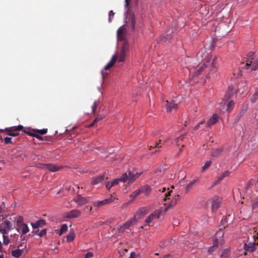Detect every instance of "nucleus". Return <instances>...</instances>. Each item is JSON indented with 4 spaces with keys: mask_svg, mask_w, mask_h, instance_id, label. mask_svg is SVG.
Listing matches in <instances>:
<instances>
[{
    "mask_svg": "<svg viewBox=\"0 0 258 258\" xmlns=\"http://www.w3.org/2000/svg\"><path fill=\"white\" fill-rule=\"evenodd\" d=\"M141 175L140 173H134L132 171H129L128 173H123L120 178H116L112 181H108L106 182V187L107 189H110L113 186L117 185L119 182H125L128 181L129 183L134 182L136 179L138 178Z\"/></svg>",
    "mask_w": 258,
    "mask_h": 258,
    "instance_id": "1",
    "label": "nucleus"
},
{
    "mask_svg": "<svg viewBox=\"0 0 258 258\" xmlns=\"http://www.w3.org/2000/svg\"><path fill=\"white\" fill-rule=\"evenodd\" d=\"M241 68L245 70L250 69L251 71L258 70V58L251 61L245 60V63L242 61L240 63Z\"/></svg>",
    "mask_w": 258,
    "mask_h": 258,
    "instance_id": "2",
    "label": "nucleus"
},
{
    "mask_svg": "<svg viewBox=\"0 0 258 258\" xmlns=\"http://www.w3.org/2000/svg\"><path fill=\"white\" fill-rule=\"evenodd\" d=\"M13 229L12 222L8 220L0 221V233L2 234H8L9 232Z\"/></svg>",
    "mask_w": 258,
    "mask_h": 258,
    "instance_id": "3",
    "label": "nucleus"
},
{
    "mask_svg": "<svg viewBox=\"0 0 258 258\" xmlns=\"http://www.w3.org/2000/svg\"><path fill=\"white\" fill-rule=\"evenodd\" d=\"M129 49V46L127 43L124 42L120 51L117 53L115 55L117 57V60L118 62H124L125 57Z\"/></svg>",
    "mask_w": 258,
    "mask_h": 258,
    "instance_id": "4",
    "label": "nucleus"
},
{
    "mask_svg": "<svg viewBox=\"0 0 258 258\" xmlns=\"http://www.w3.org/2000/svg\"><path fill=\"white\" fill-rule=\"evenodd\" d=\"M137 213L135 214L134 218L127 221L122 226H120L118 228V230L119 232H123L125 229H128L132 225L135 224L137 222Z\"/></svg>",
    "mask_w": 258,
    "mask_h": 258,
    "instance_id": "5",
    "label": "nucleus"
},
{
    "mask_svg": "<svg viewBox=\"0 0 258 258\" xmlns=\"http://www.w3.org/2000/svg\"><path fill=\"white\" fill-rule=\"evenodd\" d=\"M161 212L160 210H156L151 214L145 220V223L146 224L149 226L150 223L158 220L161 215Z\"/></svg>",
    "mask_w": 258,
    "mask_h": 258,
    "instance_id": "6",
    "label": "nucleus"
},
{
    "mask_svg": "<svg viewBox=\"0 0 258 258\" xmlns=\"http://www.w3.org/2000/svg\"><path fill=\"white\" fill-rule=\"evenodd\" d=\"M115 199H116L115 198L111 196L109 198L106 199L102 201H98L94 202H93V204L94 207H97V208H100L103 206H104V205H106L107 204L112 203Z\"/></svg>",
    "mask_w": 258,
    "mask_h": 258,
    "instance_id": "7",
    "label": "nucleus"
},
{
    "mask_svg": "<svg viewBox=\"0 0 258 258\" xmlns=\"http://www.w3.org/2000/svg\"><path fill=\"white\" fill-rule=\"evenodd\" d=\"M81 214L80 210L74 209L71 211L64 213V217L68 219H72L79 217Z\"/></svg>",
    "mask_w": 258,
    "mask_h": 258,
    "instance_id": "8",
    "label": "nucleus"
},
{
    "mask_svg": "<svg viewBox=\"0 0 258 258\" xmlns=\"http://www.w3.org/2000/svg\"><path fill=\"white\" fill-rule=\"evenodd\" d=\"M179 199V196L178 195H175L170 202L167 201V202L164 204V206L166 207L165 208V211H166L170 207L175 206L176 204L177 201Z\"/></svg>",
    "mask_w": 258,
    "mask_h": 258,
    "instance_id": "9",
    "label": "nucleus"
},
{
    "mask_svg": "<svg viewBox=\"0 0 258 258\" xmlns=\"http://www.w3.org/2000/svg\"><path fill=\"white\" fill-rule=\"evenodd\" d=\"M74 201L79 205H84L89 202L87 198L83 197L81 195H78L74 199Z\"/></svg>",
    "mask_w": 258,
    "mask_h": 258,
    "instance_id": "10",
    "label": "nucleus"
},
{
    "mask_svg": "<svg viewBox=\"0 0 258 258\" xmlns=\"http://www.w3.org/2000/svg\"><path fill=\"white\" fill-rule=\"evenodd\" d=\"M42 167L47 169L52 172H55L59 170L61 167L52 164H42Z\"/></svg>",
    "mask_w": 258,
    "mask_h": 258,
    "instance_id": "11",
    "label": "nucleus"
},
{
    "mask_svg": "<svg viewBox=\"0 0 258 258\" xmlns=\"http://www.w3.org/2000/svg\"><path fill=\"white\" fill-rule=\"evenodd\" d=\"M165 106L167 112H170L173 109L177 108V104L175 103L174 100H171L170 102L166 100V104Z\"/></svg>",
    "mask_w": 258,
    "mask_h": 258,
    "instance_id": "12",
    "label": "nucleus"
},
{
    "mask_svg": "<svg viewBox=\"0 0 258 258\" xmlns=\"http://www.w3.org/2000/svg\"><path fill=\"white\" fill-rule=\"evenodd\" d=\"M212 208L213 211L217 210L220 207L221 200L218 197H214L212 199Z\"/></svg>",
    "mask_w": 258,
    "mask_h": 258,
    "instance_id": "13",
    "label": "nucleus"
},
{
    "mask_svg": "<svg viewBox=\"0 0 258 258\" xmlns=\"http://www.w3.org/2000/svg\"><path fill=\"white\" fill-rule=\"evenodd\" d=\"M140 194L143 193L145 196H148L151 191V188L149 185H145L139 188Z\"/></svg>",
    "mask_w": 258,
    "mask_h": 258,
    "instance_id": "14",
    "label": "nucleus"
},
{
    "mask_svg": "<svg viewBox=\"0 0 258 258\" xmlns=\"http://www.w3.org/2000/svg\"><path fill=\"white\" fill-rule=\"evenodd\" d=\"M230 172L228 171H225L221 175H220L217 180H216L213 184L212 187H213L217 184H219L220 181L223 180L225 177L229 176Z\"/></svg>",
    "mask_w": 258,
    "mask_h": 258,
    "instance_id": "15",
    "label": "nucleus"
},
{
    "mask_svg": "<svg viewBox=\"0 0 258 258\" xmlns=\"http://www.w3.org/2000/svg\"><path fill=\"white\" fill-rule=\"evenodd\" d=\"M256 243L249 242L247 244L245 243L244 245V249L249 252H253L255 250Z\"/></svg>",
    "mask_w": 258,
    "mask_h": 258,
    "instance_id": "16",
    "label": "nucleus"
},
{
    "mask_svg": "<svg viewBox=\"0 0 258 258\" xmlns=\"http://www.w3.org/2000/svg\"><path fill=\"white\" fill-rule=\"evenodd\" d=\"M219 117L217 114H214L208 120L207 125L210 126L215 124L218 120Z\"/></svg>",
    "mask_w": 258,
    "mask_h": 258,
    "instance_id": "17",
    "label": "nucleus"
},
{
    "mask_svg": "<svg viewBox=\"0 0 258 258\" xmlns=\"http://www.w3.org/2000/svg\"><path fill=\"white\" fill-rule=\"evenodd\" d=\"M117 57L114 55L112 56L110 60L108 62V63L104 67V69L105 70H107L109 69L110 68L113 66L115 62L117 61Z\"/></svg>",
    "mask_w": 258,
    "mask_h": 258,
    "instance_id": "18",
    "label": "nucleus"
},
{
    "mask_svg": "<svg viewBox=\"0 0 258 258\" xmlns=\"http://www.w3.org/2000/svg\"><path fill=\"white\" fill-rule=\"evenodd\" d=\"M31 226H32L33 228L36 229L39 227H42L43 226L46 225V222L45 220L41 219L38 221H37L35 223H31Z\"/></svg>",
    "mask_w": 258,
    "mask_h": 258,
    "instance_id": "19",
    "label": "nucleus"
},
{
    "mask_svg": "<svg viewBox=\"0 0 258 258\" xmlns=\"http://www.w3.org/2000/svg\"><path fill=\"white\" fill-rule=\"evenodd\" d=\"M105 179L104 174L101 175H99L98 177H94L93 178L91 183L92 184L95 185L98 184L99 183L102 182Z\"/></svg>",
    "mask_w": 258,
    "mask_h": 258,
    "instance_id": "20",
    "label": "nucleus"
},
{
    "mask_svg": "<svg viewBox=\"0 0 258 258\" xmlns=\"http://www.w3.org/2000/svg\"><path fill=\"white\" fill-rule=\"evenodd\" d=\"M125 32V28L123 26L120 27L117 31V36L120 40H123L124 38V34Z\"/></svg>",
    "mask_w": 258,
    "mask_h": 258,
    "instance_id": "21",
    "label": "nucleus"
},
{
    "mask_svg": "<svg viewBox=\"0 0 258 258\" xmlns=\"http://www.w3.org/2000/svg\"><path fill=\"white\" fill-rule=\"evenodd\" d=\"M24 249H17L12 251V255L15 258H19L23 253Z\"/></svg>",
    "mask_w": 258,
    "mask_h": 258,
    "instance_id": "22",
    "label": "nucleus"
},
{
    "mask_svg": "<svg viewBox=\"0 0 258 258\" xmlns=\"http://www.w3.org/2000/svg\"><path fill=\"white\" fill-rule=\"evenodd\" d=\"M23 128V126L22 125H19L18 126H14L10 127H8L5 129L7 132H17L21 131Z\"/></svg>",
    "mask_w": 258,
    "mask_h": 258,
    "instance_id": "23",
    "label": "nucleus"
},
{
    "mask_svg": "<svg viewBox=\"0 0 258 258\" xmlns=\"http://www.w3.org/2000/svg\"><path fill=\"white\" fill-rule=\"evenodd\" d=\"M175 30V28H172L171 29V32H169V33H167L166 34V35H165V36H162L161 40H162L164 42H166L167 40H170L172 37L171 34L174 32Z\"/></svg>",
    "mask_w": 258,
    "mask_h": 258,
    "instance_id": "24",
    "label": "nucleus"
},
{
    "mask_svg": "<svg viewBox=\"0 0 258 258\" xmlns=\"http://www.w3.org/2000/svg\"><path fill=\"white\" fill-rule=\"evenodd\" d=\"M230 254V252L228 249H223L221 252L220 258H229Z\"/></svg>",
    "mask_w": 258,
    "mask_h": 258,
    "instance_id": "25",
    "label": "nucleus"
},
{
    "mask_svg": "<svg viewBox=\"0 0 258 258\" xmlns=\"http://www.w3.org/2000/svg\"><path fill=\"white\" fill-rule=\"evenodd\" d=\"M254 53L253 52L250 51L247 53L246 54V57L244 58V62L245 63V60L251 61L253 59H255Z\"/></svg>",
    "mask_w": 258,
    "mask_h": 258,
    "instance_id": "26",
    "label": "nucleus"
},
{
    "mask_svg": "<svg viewBox=\"0 0 258 258\" xmlns=\"http://www.w3.org/2000/svg\"><path fill=\"white\" fill-rule=\"evenodd\" d=\"M22 231V233L23 234H25L27 233L29 231V228L26 224H21V225L19 227Z\"/></svg>",
    "mask_w": 258,
    "mask_h": 258,
    "instance_id": "27",
    "label": "nucleus"
},
{
    "mask_svg": "<svg viewBox=\"0 0 258 258\" xmlns=\"http://www.w3.org/2000/svg\"><path fill=\"white\" fill-rule=\"evenodd\" d=\"M222 152V149L221 148L219 149H213L212 151V156L213 157H218Z\"/></svg>",
    "mask_w": 258,
    "mask_h": 258,
    "instance_id": "28",
    "label": "nucleus"
},
{
    "mask_svg": "<svg viewBox=\"0 0 258 258\" xmlns=\"http://www.w3.org/2000/svg\"><path fill=\"white\" fill-rule=\"evenodd\" d=\"M3 234V243H4V245H7L10 242L8 234Z\"/></svg>",
    "mask_w": 258,
    "mask_h": 258,
    "instance_id": "29",
    "label": "nucleus"
},
{
    "mask_svg": "<svg viewBox=\"0 0 258 258\" xmlns=\"http://www.w3.org/2000/svg\"><path fill=\"white\" fill-rule=\"evenodd\" d=\"M212 161L209 160L206 162L204 165L202 167V171L204 172L207 170L211 166Z\"/></svg>",
    "mask_w": 258,
    "mask_h": 258,
    "instance_id": "30",
    "label": "nucleus"
},
{
    "mask_svg": "<svg viewBox=\"0 0 258 258\" xmlns=\"http://www.w3.org/2000/svg\"><path fill=\"white\" fill-rule=\"evenodd\" d=\"M234 101L232 100L230 101L227 105V108H226L227 111H230L231 110V109H232V108L234 106Z\"/></svg>",
    "mask_w": 258,
    "mask_h": 258,
    "instance_id": "31",
    "label": "nucleus"
},
{
    "mask_svg": "<svg viewBox=\"0 0 258 258\" xmlns=\"http://www.w3.org/2000/svg\"><path fill=\"white\" fill-rule=\"evenodd\" d=\"M232 91V88L231 87H229L228 88L227 92H226V93L225 94V97L226 98V99H229V98H230L231 97Z\"/></svg>",
    "mask_w": 258,
    "mask_h": 258,
    "instance_id": "32",
    "label": "nucleus"
},
{
    "mask_svg": "<svg viewBox=\"0 0 258 258\" xmlns=\"http://www.w3.org/2000/svg\"><path fill=\"white\" fill-rule=\"evenodd\" d=\"M162 147V144H161V140H159L158 142L155 143L153 146H151L150 148H161Z\"/></svg>",
    "mask_w": 258,
    "mask_h": 258,
    "instance_id": "33",
    "label": "nucleus"
},
{
    "mask_svg": "<svg viewBox=\"0 0 258 258\" xmlns=\"http://www.w3.org/2000/svg\"><path fill=\"white\" fill-rule=\"evenodd\" d=\"M33 132L36 134H39L40 135H44L47 133V129H42V130H33Z\"/></svg>",
    "mask_w": 258,
    "mask_h": 258,
    "instance_id": "34",
    "label": "nucleus"
},
{
    "mask_svg": "<svg viewBox=\"0 0 258 258\" xmlns=\"http://www.w3.org/2000/svg\"><path fill=\"white\" fill-rule=\"evenodd\" d=\"M75 238V234L73 232L70 233L67 236V240L68 242L72 241Z\"/></svg>",
    "mask_w": 258,
    "mask_h": 258,
    "instance_id": "35",
    "label": "nucleus"
},
{
    "mask_svg": "<svg viewBox=\"0 0 258 258\" xmlns=\"http://www.w3.org/2000/svg\"><path fill=\"white\" fill-rule=\"evenodd\" d=\"M217 247V242H215L213 246H211L208 249V252L212 254L216 249Z\"/></svg>",
    "mask_w": 258,
    "mask_h": 258,
    "instance_id": "36",
    "label": "nucleus"
},
{
    "mask_svg": "<svg viewBox=\"0 0 258 258\" xmlns=\"http://www.w3.org/2000/svg\"><path fill=\"white\" fill-rule=\"evenodd\" d=\"M252 209L258 208V197H256L252 202Z\"/></svg>",
    "mask_w": 258,
    "mask_h": 258,
    "instance_id": "37",
    "label": "nucleus"
},
{
    "mask_svg": "<svg viewBox=\"0 0 258 258\" xmlns=\"http://www.w3.org/2000/svg\"><path fill=\"white\" fill-rule=\"evenodd\" d=\"M197 179H195V180H192V181H191L189 183L187 184L186 186V190H190L192 188V185L197 182Z\"/></svg>",
    "mask_w": 258,
    "mask_h": 258,
    "instance_id": "38",
    "label": "nucleus"
},
{
    "mask_svg": "<svg viewBox=\"0 0 258 258\" xmlns=\"http://www.w3.org/2000/svg\"><path fill=\"white\" fill-rule=\"evenodd\" d=\"M140 194V190L138 189L134 191L132 194L130 195V198L134 199L136 198Z\"/></svg>",
    "mask_w": 258,
    "mask_h": 258,
    "instance_id": "39",
    "label": "nucleus"
},
{
    "mask_svg": "<svg viewBox=\"0 0 258 258\" xmlns=\"http://www.w3.org/2000/svg\"><path fill=\"white\" fill-rule=\"evenodd\" d=\"M68 230V226L67 224H63L60 229V234L63 233V232L67 231Z\"/></svg>",
    "mask_w": 258,
    "mask_h": 258,
    "instance_id": "40",
    "label": "nucleus"
},
{
    "mask_svg": "<svg viewBox=\"0 0 258 258\" xmlns=\"http://www.w3.org/2000/svg\"><path fill=\"white\" fill-rule=\"evenodd\" d=\"M246 110H247V107L243 106L241 109V111H240L239 114V115H240V117H242L244 114V113H245Z\"/></svg>",
    "mask_w": 258,
    "mask_h": 258,
    "instance_id": "41",
    "label": "nucleus"
},
{
    "mask_svg": "<svg viewBox=\"0 0 258 258\" xmlns=\"http://www.w3.org/2000/svg\"><path fill=\"white\" fill-rule=\"evenodd\" d=\"M257 99H258V93L256 92L251 97V100L252 102H254Z\"/></svg>",
    "mask_w": 258,
    "mask_h": 258,
    "instance_id": "42",
    "label": "nucleus"
},
{
    "mask_svg": "<svg viewBox=\"0 0 258 258\" xmlns=\"http://www.w3.org/2000/svg\"><path fill=\"white\" fill-rule=\"evenodd\" d=\"M4 140L5 141V143L6 144H12L13 142L12 141V138H10V137H6L4 139Z\"/></svg>",
    "mask_w": 258,
    "mask_h": 258,
    "instance_id": "43",
    "label": "nucleus"
},
{
    "mask_svg": "<svg viewBox=\"0 0 258 258\" xmlns=\"http://www.w3.org/2000/svg\"><path fill=\"white\" fill-rule=\"evenodd\" d=\"M7 134L9 136L12 137H16L19 135V133H15V132H7Z\"/></svg>",
    "mask_w": 258,
    "mask_h": 258,
    "instance_id": "44",
    "label": "nucleus"
},
{
    "mask_svg": "<svg viewBox=\"0 0 258 258\" xmlns=\"http://www.w3.org/2000/svg\"><path fill=\"white\" fill-rule=\"evenodd\" d=\"M257 183L255 182V179H251L248 182V186H250L253 185H256Z\"/></svg>",
    "mask_w": 258,
    "mask_h": 258,
    "instance_id": "45",
    "label": "nucleus"
},
{
    "mask_svg": "<svg viewBox=\"0 0 258 258\" xmlns=\"http://www.w3.org/2000/svg\"><path fill=\"white\" fill-rule=\"evenodd\" d=\"M46 233V229H43L40 231V232H39L38 235L40 237H42L43 235H45Z\"/></svg>",
    "mask_w": 258,
    "mask_h": 258,
    "instance_id": "46",
    "label": "nucleus"
},
{
    "mask_svg": "<svg viewBox=\"0 0 258 258\" xmlns=\"http://www.w3.org/2000/svg\"><path fill=\"white\" fill-rule=\"evenodd\" d=\"M114 15V13L113 12V11L111 10L109 12V19L108 21L109 22H111V17H113Z\"/></svg>",
    "mask_w": 258,
    "mask_h": 258,
    "instance_id": "47",
    "label": "nucleus"
},
{
    "mask_svg": "<svg viewBox=\"0 0 258 258\" xmlns=\"http://www.w3.org/2000/svg\"><path fill=\"white\" fill-rule=\"evenodd\" d=\"M223 235V231H222L220 230V231H219L217 232L216 233V237H215V238L214 239V240H215V241H217L218 240L217 237H218V236Z\"/></svg>",
    "mask_w": 258,
    "mask_h": 258,
    "instance_id": "48",
    "label": "nucleus"
},
{
    "mask_svg": "<svg viewBox=\"0 0 258 258\" xmlns=\"http://www.w3.org/2000/svg\"><path fill=\"white\" fill-rule=\"evenodd\" d=\"M172 192V190L168 191L167 193L165 195V197L164 198V201H167V200H169V198H167L168 196H170V193Z\"/></svg>",
    "mask_w": 258,
    "mask_h": 258,
    "instance_id": "49",
    "label": "nucleus"
},
{
    "mask_svg": "<svg viewBox=\"0 0 258 258\" xmlns=\"http://www.w3.org/2000/svg\"><path fill=\"white\" fill-rule=\"evenodd\" d=\"M94 255L93 253L91 252H88L84 257V258H91Z\"/></svg>",
    "mask_w": 258,
    "mask_h": 258,
    "instance_id": "50",
    "label": "nucleus"
},
{
    "mask_svg": "<svg viewBox=\"0 0 258 258\" xmlns=\"http://www.w3.org/2000/svg\"><path fill=\"white\" fill-rule=\"evenodd\" d=\"M22 221H23L22 217H19V218L17 220V225H18V227H19V226L21 225V224H23L22 223Z\"/></svg>",
    "mask_w": 258,
    "mask_h": 258,
    "instance_id": "51",
    "label": "nucleus"
},
{
    "mask_svg": "<svg viewBox=\"0 0 258 258\" xmlns=\"http://www.w3.org/2000/svg\"><path fill=\"white\" fill-rule=\"evenodd\" d=\"M24 132L28 135H29L30 136H32V137H34V134L36 133L35 132V133H32V132H29V131H26V130H24Z\"/></svg>",
    "mask_w": 258,
    "mask_h": 258,
    "instance_id": "52",
    "label": "nucleus"
},
{
    "mask_svg": "<svg viewBox=\"0 0 258 258\" xmlns=\"http://www.w3.org/2000/svg\"><path fill=\"white\" fill-rule=\"evenodd\" d=\"M102 119V117L101 115H98L96 118L93 120L94 123H97L99 121L101 120Z\"/></svg>",
    "mask_w": 258,
    "mask_h": 258,
    "instance_id": "53",
    "label": "nucleus"
},
{
    "mask_svg": "<svg viewBox=\"0 0 258 258\" xmlns=\"http://www.w3.org/2000/svg\"><path fill=\"white\" fill-rule=\"evenodd\" d=\"M98 106V104L96 101H95L93 103V105L92 106V111L93 112H94L96 109L97 108Z\"/></svg>",
    "mask_w": 258,
    "mask_h": 258,
    "instance_id": "54",
    "label": "nucleus"
},
{
    "mask_svg": "<svg viewBox=\"0 0 258 258\" xmlns=\"http://www.w3.org/2000/svg\"><path fill=\"white\" fill-rule=\"evenodd\" d=\"M184 136H185V135H183L181 136L180 137L177 138L176 139V142L177 143H179L180 142V141H182L183 139L184 138Z\"/></svg>",
    "mask_w": 258,
    "mask_h": 258,
    "instance_id": "55",
    "label": "nucleus"
},
{
    "mask_svg": "<svg viewBox=\"0 0 258 258\" xmlns=\"http://www.w3.org/2000/svg\"><path fill=\"white\" fill-rule=\"evenodd\" d=\"M34 137H35L36 138L38 139L39 140L42 141L43 140V138L42 137L40 136L38 134L35 133L34 134Z\"/></svg>",
    "mask_w": 258,
    "mask_h": 258,
    "instance_id": "56",
    "label": "nucleus"
},
{
    "mask_svg": "<svg viewBox=\"0 0 258 258\" xmlns=\"http://www.w3.org/2000/svg\"><path fill=\"white\" fill-rule=\"evenodd\" d=\"M131 22V24L132 25L133 28H134L135 24V18L134 17L132 18Z\"/></svg>",
    "mask_w": 258,
    "mask_h": 258,
    "instance_id": "57",
    "label": "nucleus"
},
{
    "mask_svg": "<svg viewBox=\"0 0 258 258\" xmlns=\"http://www.w3.org/2000/svg\"><path fill=\"white\" fill-rule=\"evenodd\" d=\"M136 253L134 252H132L130 254V256L128 258H135Z\"/></svg>",
    "mask_w": 258,
    "mask_h": 258,
    "instance_id": "58",
    "label": "nucleus"
},
{
    "mask_svg": "<svg viewBox=\"0 0 258 258\" xmlns=\"http://www.w3.org/2000/svg\"><path fill=\"white\" fill-rule=\"evenodd\" d=\"M241 117H240V115L239 114L237 115V116H236V117L235 119V121L238 122L240 120Z\"/></svg>",
    "mask_w": 258,
    "mask_h": 258,
    "instance_id": "59",
    "label": "nucleus"
},
{
    "mask_svg": "<svg viewBox=\"0 0 258 258\" xmlns=\"http://www.w3.org/2000/svg\"><path fill=\"white\" fill-rule=\"evenodd\" d=\"M166 187H163L159 189V190L161 191L162 192H164L166 191Z\"/></svg>",
    "mask_w": 258,
    "mask_h": 258,
    "instance_id": "60",
    "label": "nucleus"
},
{
    "mask_svg": "<svg viewBox=\"0 0 258 258\" xmlns=\"http://www.w3.org/2000/svg\"><path fill=\"white\" fill-rule=\"evenodd\" d=\"M131 0H125V6L127 7L130 4Z\"/></svg>",
    "mask_w": 258,
    "mask_h": 258,
    "instance_id": "61",
    "label": "nucleus"
},
{
    "mask_svg": "<svg viewBox=\"0 0 258 258\" xmlns=\"http://www.w3.org/2000/svg\"><path fill=\"white\" fill-rule=\"evenodd\" d=\"M198 57H203V55H202V52L200 51V52L198 53Z\"/></svg>",
    "mask_w": 258,
    "mask_h": 258,
    "instance_id": "62",
    "label": "nucleus"
},
{
    "mask_svg": "<svg viewBox=\"0 0 258 258\" xmlns=\"http://www.w3.org/2000/svg\"><path fill=\"white\" fill-rule=\"evenodd\" d=\"M200 125L198 123L196 126L195 127V130H198L200 127Z\"/></svg>",
    "mask_w": 258,
    "mask_h": 258,
    "instance_id": "63",
    "label": "nucleus"
},
{
    "mask_svg": "<svg viewBox=\"0 0 258 258\" xmlns=\"http://www.w3.org/2000/svg\"><path fill=\"white\" fill-rule=\"evenodd\" d=\"M163 258H172V257L170 255H168L165 256V257Z\"/></svg>",
    "mask_w": 258,
    "mask_h": 258,
    "instance_id": "64",
    "label": "nucleus"
}]
</instances>
